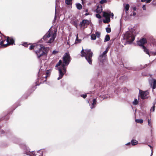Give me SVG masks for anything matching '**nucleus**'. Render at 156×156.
I'll list each match as a JSON object with an SVG mask.
<instances>
[{
	"label": "nucleus",
	"instance_id": "53",
	"mask_svg": "<svg viewBox=\"0 0 156 156\" xmlns=\"http://www.w3.org/2000/svg\"><path fill=\"white\" fill-rule=\"evenodd\" d=\"M89 14V13H87L85 14V15L86 16H87V15H88Z\"/></svg>",
	"mask_w": 156,
	"mask_h": 156
},
{
	"label": "nucleus",
	"instance_id": "31",
	"mask_svg": "<svg viewBox=\"0 0 156 156\" xmlns=\"http://www.w3.org/2000/svg\"><path fill=\"white\" fill-rule=\"evenodd\" d=\"M105 59H99V61L100 62L99 63V64L100 65H102L103 64V62L104 61V60Z\"/></svg>",
	"mask_w": 156,
	"mask_h": 156
},
{
	"label": "nucleus",
	"instance_id": "22",
	"mask_svg": "<svg viewBox=\"0 0 156 156\" xmlns=\"http://www.w3.org/2000/svg\"><path fill=\"white\" fill-rule=\"evenodd\" d=\"M76 7L77 9H81L82 8V5L80 4L79 3H76Z\"/></svg>",
	"mask_w": 156,
	"mask_h": 156
},
{
	"label": "nucleus",
	"instance_id": "12",
	"mask_svg": "<svg viewBox=\"0 0 156 156\" xmlns=\"http://www.w3.org/2000/svg\"><path fill=\"white\" fill-rule=\"evenodd\" d=\"M97 104V100L96 98H94L92 100V103L91 105H90V108L91 109H93L95 108Z\"/></svg>",
	"mask_w": 156,
	"mask_h": 156
},
{
	"label": "nucleus",
	"instance_id": "1",
	"mask_svg": "<svg viewBox=\"0 0 156 156\" xmlns=\"http://www.w3.org/2000/svg\"><path fill=\"white\" fill-rule=\"evenodd\" d=\"M29 49L31 50L33 49L35 51L38 58L46 55L47 53V49L49 48H45L41 44L35 45H31Z\"/></svg>",
	"mask_w": 156,
	"mask_h": 156
},
{
	"label": "nucleus",
	"instance_id": "23",
	"mask_svg": "<svg viewBox=\"0 0 156 156\" xmlns=\"http://www.w3.org/2000/svg\"><path fill=\"white\" fill-rule=\"evenodd\" d=\"M81 40L79 39H78V34H77L76 35V39L75 41V43H80L81 42Z\"/></svg>",
	"mask_w": 156,
	"mask_h": 156
},
{
	"label": "nucleus",
	"instance_id": "44",
	"mask_svg": "<svg viewBox=\"0 0 156 156\" xmlns=\"http://www.w3.org/2000/svg\"><path fill=\"white\" fill-rule=\"evenodd\" d=\"M57 52L55 51H53L52 52V54H55Z\"/></svg>",
	"mask_w": 156,
	"mask_h": 156
},
{
	"label": "nucleus",
	"instance_id": "49",
	"mask_svg": "<svg viewBox=\"0 0 156 156\" xmlns=\"http://www.w3.org/2000/svg\"><path fill=\"white\" fill-rule=\"evenodd\" d=\"M151 156H152V154H153V149H152L151 150Z\"/></svg>",
	"mask_w": 156,
	"mask_h": 156
},
{
	"label": "nucleus",
	"instance_id": "16",
	"mask_svg": "<svg viewBox=\"0 0 156 156\" xmlns=\"http://www.w3.org/2000/svg\"><path fill=\"white\" fill-rule=\"evenodd\" d=\"M95 11L98 13H101L102 11L101 6L100 5H98L95 10Z\"/></svg>",
	"mask_w": 156,
	"mask_h": 156
},
{
	"label": "nucleus",
	"instance_id": "46",
	"mask_svg": "<svg viewBox=\"0 0 156 156\" xmlns=\"http://www.w3.org/2000/svg\"><path fill=\"white\" fill-rule=\"evenodd\" d=\"M152 0H147V3H150Z\"/></svg>",
	"mask_w": 156,
	"mask_h": 156
},
{
	"label": "nucleus",
	"instance_id": "55",
	"mask_svg": "<svg viewBox=\"0 0 156 156\" xmlns=\"http://www.w3.org/2000/svg\"><path fill=\"white\" fill-rule=\"evenodd\" d=\"M149 76H150V77H151V76H152V74H149Z\"/></svg>",
	"mask_w": 156,
	"mask_h": 156
},
{
	"label": "nucleus",
	"instance_id": "45",
	"mask_svg": "<svg viewBox=\"0 0 156 156\" xmlns=\"http://www.w3.org/2000/svg\"><path fill=\"white\" fill-rule=\"evenodd\" d=\"M0 132L1 133L3 134V133H4L5 132L3 130H2L0 131Z\"/></svg>",
	"mask_w": 156,
	"mask_h": 156
},
{
	"label": "nucleus",
	"instance_id": "32",
	"mask_svg": "<svg viewBox=\"0 0 156 156\" xmlns=\"http://www.w3.org/2000/svg\"><path fill=\"white\" fill-rule=\"evenodd\" d=\"M87 62L89 63L91 65L92 63V59H86Z\"/></svg>",
	"mask_w": 156,
	"mask_h": 156
},
{
	"label": "nucleus",
	"instance_id": "52",
	"mask_svg": "<svg viewBox=\"0 0 156 156\" xmlns=\"http://www.w3.org/2000/svg\"><path fill=\"white\" fill-rule=\"evenodd\" d=\"M154 103H155V104H156V99H155Z\"/></svg>",
	"mask_w": 156,
	"mask_h": 156
},
{
	"label": "nucleus",
	"instance_id": "37",
	"mask_svg": "<svg viewBox=\"0 0 156 156\" xmlns=\"http://www.w3.org/2000/svg\"><path fill=\"white\" fill-rule=\"evenodd\" d=\"M96 16L98 18L100 19L101 18V16L98 14H97L96 15Z\"/></svg>",
	"mask_w": 156,
	"mask_h": 156
},
{
	"label": "nucleus",
	"instance_id": "4",
	"mask_svg": "<svg viewBox=\"0 0 156 156\" xmlns=\"http://www.w3.org/2000/svg\"><path fill=\"white\" fill-rule=\"evenodd\" d=\"M56 36L55 33L50 31H48L47 34L44 37L43 39L47 41L48 43H51L52 42Z\"/></svg>",
	"mask_w": 156,
	"mask_h": 156
},
{
	"label": "nucleus",
	"instance_id": "57",
	"mask_svg": "<svg viewBox=\"0 0 156 156\" xmlns=\"http://www.w3.org/2000/svg\"><path fill=\"white\" fill-rule=\"evenodd\" d=\"M87 11H88V10H87V9H86V12H87Z\"/></svg>",
	"mask_w": 156,
	"mask_h": 156
},
{
	"label": "nucleus",
	"instance_id": "18",
	"mask_svg": "<svg viewBox=\"0 0 156 156\" xmlns=\"http://www.w3.org/2000/svg\"><path fill=\"white\" fill-rule=\"evenodd\" d=\"M108 52L107 50H106L103 53V54L100 55V57L101 58H105L106 55V54Z\"/></svg>",
	"mask_w": 156,
	"mask_h": 156
},
{
	"label": "nucleus",
	"instance_id": "36",
	"mask_svg": "<svg viewBox=\"0 0 156 156\" xmlns=\"http://www.w3.org/2000/svg\"><path fill=\"white\" fill-rule=\"evenodd\" d=\"M96 36H97L98 37H99L100 36V33L99 32H97L96 33Z\"/></svg>",
	"mask_w": 156,
	"mask_h": 156
},
{
	"label": "nucleus",
	"instance_id": "34",
	"mask_svg": "<svg viewBox=\"0 0 156 156\" xmlns=\"http://www.w3.org/2000/svg\"><path fill=\"white\" fill-rule=\"evenodd\" d=\"M81 96L83 98H85L87 96V94H81Z\"/></svg>",
	"mask_w": 156,
	"mask_h": 156
},
{
	"label": "nucleus",
	"instance_id": "58",
	"mask_svg": "<svg viewBox=\"0 0 156 156\" xmlns=\"http://www.w3.org/2000/svg\"><path fill=\"white\" fill-rule=\"evenodd\" d=\"M152 131V129H151V132Z\"/></svg>",
	"mask_w": 156,
	"mask_h": 156
},
{
	"label": "nucleus",
	"instance_id": "19",
	"mask_svg": "<svg viewBox=\"0 0 156 156\" xmlns=\"http://www.w3.org/2000/svg\"><path fill=\"white\" fill-rule=\"evenodd\" d=\"M70 58L69 54V53H66L64 55L63 58Z\"/></svg>",
	"mask_w": 156,
	"mask_h": 156
},
{
	"label": "nucleus",
	"instance_id": "3",
	"mask_svg": "<svg viewBox=\"0 0 156 156\" xmlns=\"http://www.w3.org/2000/svg\"><path fill=\"white\" fill-rule=\"evenodd\" d=\"M63 60L62 67H59L58 68L59 77L57 78L58 80L61 79L64 74L66 73V70L65 66H68L70 61V59H63Z\"/></svg>",
	"mask_w": 156,
	"mask_h": 156
},
{
	"label": "nucleus",
	"instance_id": "14",
	"mask_svg": "<svg viewBox=\"0 0 156 156\" xmlns=\"http://www.w3.org/2000/svg\"><path fill=\"white\" fill-rule=\"evenodd\" d=\"M71 23L77 27L78 23V21L77 19H73L71 20Z\"/></svg>",
	"mask_w": 156,
	"mask_h": 156
},
{
	"label": "nucleus",
	"instance_id": "15",
	"mask_svg": "<svg viewBox=\"0 0 156 156\" xmlns=\"http://www.w3.org/2000/svg\"><path fill=\"white\" fill-rule=\"evenodd\" d=\"M89 23L88 20H83L82 22L80 23V26L82 27L83 26H85L86 25L88 24Z\"/></svg>",
	"mask_w": 156,
	"mask_h": 156
},
{
	"label": "nucleus",
	"instance_id": "17",
	"mask_svg": "<svg viewBox=\"0 0 156 156\" xmlns=\"http://www.w3.org/2000/svg\"><path fill=\"white\" fill-rule=\"evenodd\" d=\"M131 143L132 145L134 146L137 145L138 142L135 140L133 139L131 140Z\"/></svg>",
	"mask_w": 156,
	"mask_h": 156
},
{
	"label": "nucleus",
	"instance_id": "47",
	"mask_svg": "<svg viewBox=\"0 0 156 156\" xmlns=\"http://www.w3.org/2000/svg\"><path fill=\"white\" fill-rule=\"evenodd\" d=\"M142 2H147V0H141Z\"/></svg>",
	"mask_w": 156,
	"mask_h": 156
},
{
	"label": "nucleus",
	"instance_id": "43",
	"mask_svg": "<svg viewBox=\"0 0 156 156\" xmlns=\"http://www.w3.org/2000/svg\"><path fill=\"white\" fill-rule=\"evenodd\" d=\"M131 143V142H129V143H127L126 144V145H127V146H128V145H130Z\"/></svg>",
	"mask_w": 156,
	"mask_h": 156
},
{
	"label": "nucleus",
	"instance_id": "20",
	"mask_svg": "<svg viewBox=\"0 0 156 156\" xmlns=\"http://www.w3.org/2000/svg\"><path fill=\"white\" fill-rule=\"evenodd\" d=\"M62 60H61V59H60L59 60V61L58 62L56 65L55 67H58L60 66V65H61V66H62ZM61 67H62V66H61Z\"/></svg>",
	"mask_w": 156,
	"mask_h": 156
},
{
	"label": "nucleus",
	"instance_id": "9",
	"mask_svg": "<svg viewBox=\"0 0 156 156\" xmlns=\"http://www.w3.org/2000/svg\"><path fill=\"white\" fill-rule=\"evenodd\" d=\"M103 13V17L105 18L104 19H103V21L105 23H108L110 21V12H104Z\"/></svg>",
	"mask_w": 156,
	"mask_h": 156
},
{
	"label": "nucleus",
	"instance_id": "33",
	"mask_svg": "<svg viewBox=\"0 0 156 156\" xmlns=\"http://www.w3.org/2000/svg\"><path fill=\"white\" fill-rule=\"evenodd\" d=\"M106 32L108 33L110 32L111 31L110 28H109V27L106 28Z\"/></svg>",
	"mask_w": 156,
	"mask_h": 156
},
{
	"label": "nucleus",
	"instance_id": "5",
	"mask_svg": "<svg viewBox=\"0 0 156 156\" xmlns=\"http://www.w3.org/2000/svg\"><path fill=\"white\" fill-rule=\"evenodd\" d=\"M14 40L12 39L7 38L6 40L4 36L0 37V44L3 47H6L8 45L12 44Z\"/></svg>",
	"mask_w": 156,
	"mask_h": 156
},
{
	"label": "nucleus",
	"instance_id": "11",
	"mask_svg": "<svg viewBox=\"0 0 156 156\" xmlns=\"http://www.w3.org/2000/svg\"><path fill=\"white\" fill-rule=\"evenodd\" d=\"M149 92L147 91L141 92L140 96L141 98L143 99L147 98V96Z\"/></svg>",
	"mask_w": 156,
	"mask_h": 156
},
{
	"label": "nucleus",
	"instance_id": "7",
	"mask_svg": "<svg viewBox=\"0 0 156 156\" xmlns=\"http://www.w3.org/2000/svg\"><path fill=\"white\" fill-rule=\"evenodd\" d=\"M82 56L85 57L86 58H90L92 57L93 53L90 50L82 49L81 51Z\"/></svg>",
	"mask_w": 156,
	"mask_h": 156
},
{
	"label": "nucleus",
	"instance_id": "8",
	"mask_svg": "<svg viewBox=\"0 0 156 156\" xmlns=\"http://www.w3.org/2000/svg\"><path fill=\"white\" fill-rule=\"evenodd\" d=\"M146 43L147 40L146 39L143 38L138 41L137 42V44L139 45L142 46V48L144 51L147 54L149 55V51L147 49L146 47L143 45L144 44Z\"/></svg>",
	"mask_w": 156,
	"mask_h": 156
},
{
	"label": "nucleus",
	"instance_id": "29",
	"mask_svg": "<svg viewBox=\"0 0 156 156\" xmlns=\"http://www.w3.org/2000/svg\"><path fill=\"white\" fill-rule=\"evenodd\" d=\"M129 5L128 4H126V5L125 7V9L126 10V11H128L129 10Z\"/></svg>",
	"mask_w": 156,
	"mask_h": 156
},
{
	"label": "nucleus",
	"instance_id": "26",
	"mask_svg": "<svg viewBox=\"0 0 156 156\" xmlns=\"http://www.w3.org/2000/svg\"><path fill=\"white\" fill-rule=\"evenodd\" d=\"M110 40V37L109 35H107L105 36V41H109Z\"/></svg>",
	"mask_w": 156,
	"mask_h": 156
},
{
	"label": "nucleus",
	"instance_id": "48",
	"mask_svg": "<svg viewBox=\"0 0 156 156\" xmlns=\"http://www.w3.org/2000/svg\"><path fill=\"white\" fill-rule=\"evenodd\" d=\"M133 9L135 11L136 10V7H133Z\"/></svg>",
	"mask_w": 156,
	"mask_h": 156
},
{
	"label": "nucleus",
	"instance_id": "10",
	"mask_svg": "<svg viewBox=\"0 0 156 156\" xmlns=\"http://www.w3.org/2000/svg\"><path fill=\"white\" fill-rule=\"evenodd\" d=\"M149 83L153 89H154L156 87V80L152 78L149 80Z\"/></svg>",
	"mask_w": 156,
	"mask_h": 156
},
{
	"label": "nucleus",
	"instance_id": "60",
	"mask_svg": "<svg viewBox=\"0 0 156 156\" xmlns=\"http://www.w3.org/2000/svg\"><path fill=\"white\" fill-rule=\"evenodd\" d=\"M147 64H146L145 65L147 66Z\"/></svg>",
	"mask_w": 156,
	"mask_h": 156
},
{
	"label": "nucleus",
	"instance_id": "38",
	"mask_svg": "<svg viewBox=\"0 0 156 156\" xmlns=\"http://www.w3.org/2000/svg\"><path fill=\"white\" fill-rule=\"evenodd\" d=\"M136 12H133V14H130V16H136Z\"/></svg>",
	"mask_w": 156,
	"mask_h": 156
},
{
	"label": "nucleus",
	"instance_id": "6",
	"mask_svg": "<svg viewBox=\"0 0 156 156\" xmlns=\"http://www.w3.org/2000/svg\"><path fill=\"white\" fill-rule=\"evenodd\" d=\"M135 30L134 29H133L130 31L126 33L124 38L128 41L131 42L133 41L135 39Z\"/></svg>",
	"mask_w": 156,
	"mask_h": 156
},
{
	"label": "nucleus",
	"instance_id": "27",
	"mask_svg": "<svg viewBox=\"0 0 156 156\" xmlns=\"http://www.w3.org/2000/svg\"><path fill=\"white\" fill-rule=\"evenodd\" d=\"M155 103H154L153 105V106L151 108V109H150V111L151 112L152 111V112H154V111L155 108Z\"/></svg>",
	"mask_w": 156,
	"mask_h": 156
},
{
	"label": "nucleus",
	"instance_id": "13",
	"mask_svg": "<svg viewBox=\"0 0 156 156\" xmlns=\"http://www.w3.org/2000/svg\"><path fill=\"white\" fill-rule=\"evenodd\" d=\"M51 70H52L51 69H49L47 70L46 73H45V76L43 77L44 78L45 77L46 79L44 81H46V78L47 77L50 76Z\"/></svg>",
	"mask_w": 156,
	"mask_h": 156
},
{
	"label": "nucleus",
	"instance_id": "59",
	"mask_svg": "<svg viewBox=\"0 0 156 156\" xmlns=\"http://www.w3.org/2000/svg\"><path fill=\"white\" fill-rule=\"evenodd\" d=\"M82 0V2H83V0Z\"/></svg>",
	"mask_w": 156,
	"mask_h": 156
},
{
	"label": "nucleus",
	"instance_id": "39",
	"mask_svg": "<svg viewBox=\"0 0 156 156\" xmlns=\"http://www.w3.org/2000/svg\"><path fill=\"white\" fill-rule=\"evenodd\" d=\"M19 139L18 138H16L15 139V140H14V142L15 143H18V141L19 140Z\"/></svg>",
	"mask_w": 156,
	"mask_h": 156
},
{
	"label": "nucleus",
	"instance_id": "51",
	"mask_svg": "<svg viewBox=\"0 0 156 156\" xmlns=\"http://www.w3.org/2000/svg\"><path fill=\"white\" fill-rule=\"evenodd\" d=\"M148 146L151 148V150L152 149V147L150 145H148Z\"/></svg>",
	"mask_w": 156,
	"mask_h": 156
},
{
	"label": "nucleus",
	"instance_id": "28",
	"mask_svg": "<svg viewBox=\"0 0 156 156\" xmlns=\"http://www.w3.org/2000/svg\"><path fill=\"white\" fill-rule=\"evenodd\" d=\"M91 38L92 40H95L96 39V36L95 34H93L91 35Z\"/></svg>",
	"mask_w": 156,
	"mask_h": 156
},
{
	"label": "nucleus",
	"instance_id": "42",
	"mask_svg": "<svg viewBox=\"0 0 156 156\" xmlns=\"http://www.w3.org/2000/svg\"><path fill=\"white\" fill-rule=\"evenodd\" d=\"M110 15H111V16H112V18H113V16H114V14H113V13H110Z\"/></svg>",
	"mask_w": 156,
	"mask_h": 156
},
{
	"label": "nucleus",
	"instance_id": "25",
	"mask_svg": "<svg viewBox=\"0 0 156 156\" xmlns=\"http://www.w3.org/2000/svg\"><path fill=\"white\" fill-rule=\"evenodd\" d=\"M66 3L67 5H70L72 3V0H66Z\"/></svg>",
	"mask_w": 156,
	"mask_h": 156
},
{
	"label": "nucleus",
	"instance_id": "41",
	"mask_svg": "<svg viewBox=\"0 0 156 156\" xmlns=\"http://www.w3.org/2000/svg\"><path fill=\"white\" fill-rule=\"evenodd\" d=\"M143 9L144 10H145L146 9V6L145 5H144L142 7Z\"/></svg>",
	"mask_w": 156,
	"mask_h": 156
},
{
	"label": "nucleus",
	"instance_id": "61",
	"mask_svg": "<svg viewBox=\"0 0 156 156\" xmlns=\"http://www.w3.org/2000/svg\"><path fill=\"white\" fill-rule=\"evenodd\" d=\"M88 103H89V102L88 101Z\"/></svg>",
	"mask_w": 156,
	"mask_h": 156
},
{
	"label": "nucleus",
	"instance_id": "21",
	"mask_svg": "<svg viewBox=\"0 0 156 156\" xmlns=\"http://www.w3.org/2000/svg\"><path fill=\"white\" fill-rule=\"evenodd\" d=\"M138 100H137L136 99H134V101H133L132 103L133 105H136L138 104Z\"/></svg>",
	"mask_w": 156,
	"mask_h": 156
},
{
	"label": "nucleus",
	"instance_id": "2",
	"mask_svg": "<svg viewBox=\"0 0 156 156\" xmlns=\"http://www.w3.org/2000/svg\"><path fill=\"white\" fill-rule=\"evenodd\" d=\"M23 151V153L27 155L30 156H43V150L41 149L40 150L37 151H30V149L25 144H21L20 145Z\"/></svg>",
	"mask_w": 156,
	"mask_h": 156
},
{
	"label": "nucleus",
	"instance_id": "24",
	"mask_svg": "<svg viewBox=\"0 0 156 156\" xmlns=\"http://www.w3.org/2000/svg\"><path fill=\"white\" fill-rule=\"evenodd\" d=\"M136 122L138 123H142L143 122V120L142 119H136L135 120Z\"/></svg>",
	"mask_w": 156,
	"mask_h": 156
},
{
	"label": "nucleus",
	"instance_id": "40",
	"mask_svg": "<svg viewBox=\"0 0 156 156\" xmlns=\"http://www.w3.org/2000/svg\"><path fill=\"white\" fill-rule=\"evenodd\" d=\"M39 80V78H37V81H36V85L37 86H38L39 85V84H38L37 83V82H39V81H38Z\"/></svg>",
	"mask_w": 156,
	"mask_h": 156
},
{
	"label": "nucleus",
	"instance_id": "56",
	"mask_svg": "<svg viewBox=\"0 0 156 156\" xmlns=\"http://www.w3.org/2000/svg\"><path fill=\"white\" fill-rule=\"evenodd\" d=\"M44 66H45V69H46V66H45V63H44Z\"/></svg>",
	"mask_w": 156,
	"mask_h": 156
},
{
	"label": "nucleus",
	"instance_id": "54",
	"mask_svg": "<svg viewBox=\"0 0 156 156\" xmlns=\"http://www.w3.org/2000/svg\"><path fill=\"white\" fill-rule=\"evenodd\" d=\"M42 61H43V62H44V59H42V60H41V62H42Z\"/></svg>",
	"mask_w": 156,
	"mask_h": 156
},
{
	"label": "nucleus",
	"instance_id": "30",
	"mask_svg": "<svg viewBox=\"0 0 156 156\" xmlns=\"http://www.w3.org/2000/svg\"><path fill=\"white\" fill-rule=\"evenodd\" d=\"M147 122L148 125L149 126H152V125L151 124V119H148Z\"/></svg>",
	"mask_w": 156,
	"mask_h": 156
},
{
	"label": "nucleus",
	"instance_id": "35",
	"mask_svg": "<svg viewBox=\"0 0 156 156\" xmlns=\"http://www.w3.org/2000/svg\"><path fill=\"white\" fill-rule=\"evenodd\" d=\"M106 0H102L100 1V3L101 4H103L106 3Z\"/></svg>",
	"mask_w": 156,
	"mask_h": 156
},
{
	"label": "nucleus",
	"instance_id": "50",
	"mask_svg": "<svg viewBox=\"0 0 156 156\" xmlns=\"http://www.w3.org/2000/svg\"><path fill=\"white\" fill-rule=\"evenodd\" d=\"M42 66H41V68H40V69L39 70V71H40V70H43V69H42Z\"/></svg>",
	"mask_w": 156,
	"mask_h": 156
}]
</instances>
